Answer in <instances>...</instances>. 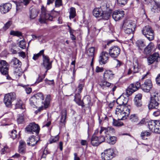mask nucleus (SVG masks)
<instances>
[{
	"label": "nucleus",
	"mask_w": 160,
	"mask_h": 160,
	"mask_svg": "<svg viewBox=\"0 0 160 160\" xmlns=\"http://www.w3.org/2000/svg\"><path fill=\"white\" fill-rule=\"evenodd\" d=\"M34 97L36 100L38 102L39 108L38 110L39 112H40L44 109L47 108L50 103L51 100V96L49 94L47 95L44 100V97L43 94L41 92H38L33 96Z\"/></svg>",
	"instance_id": "1"
},
{
	"label": "nucleus",
	"mask_w": 160,
	"mask_h": 160,
	"mask_svg": "<svg viewBox=\"0 0 160 160\" xmlns=\"http://www.w3.org/2000/svg\"><path fill=\"white\" fill-rule=\"evenodd\" d=\"M130 106L126 105L118 106L116 108L115 113L119 120H124L128 117L130 112Z\"/></svg>",
	"instance_id": "2"
},
{
	"label": "nucleus",
	"mask_w": 160,
	"mask_h": 160,
	"mask_svg": "<svg viewBox=\"0 0 160 160\" xmlns=\"http://www.w3.org/2000/svg\"><path fill=\"white\" fill-rule=\"evenodd\" d=\"M135 27V24L134 21L130 20H126L124 21L122 28L125 33L130 34L133 33Z\"/></svg>",
	"instance_id": "3"
},
{
	"label": "nucleus",
	"mask_w": 160,
	"mask_h": 160,
	"mask_svg": "<svg viewBox=\"0 0 160 160\" xmlns=\"http://www.w3.org/2000/svg\"><path fill=\"white\" fill-rule=\"evenodd\" d=\"M41 10V14L39 19V21L41 23H45L46 20H52L53 17L50 15L49 12L47 10L43 5H42Z\"/></svg>",
	"instance_id": "4"
},
{
	"label": "nucleus",
	"mask_w": 160,
	"mask_h": 160,
	"mask_svg": "<svg viewBox=\"0 0 160 160\" xmlns=\"http://www.w3.org/2000/svg\"><path fill=\"white\" fill-rule=\"evenodd\" d=\"M160 103V96L156 93L153 95L151 98V100L148 105L149 109H157Z\"/></svg>",
	"instance_id": "5"
},
{
	"label": "nucleus",
	"mask_w": 160,
	"mask_h": 160,
	"mask_svg": "<svg viewBox=\"0 0 160 160\" xmlns=\"http://www.w3.org/2000/svg\"><path fill=\"white\" fill-rule=\"evenodd\" d=\"M8 67L9 65L5 60H0V71L2 74L7 75V78L9 80L11 78L8 75Z\"/></svg>",
	"instance_id": "6"
},
{
	"label": "nucleus",
	"mask_w": 160,
	"mask_h": 160,
	"mask_svg": "<svg viewBox=\"0 0 160 160\" xmlns=\"http://www.w3.org/2000/svg\"><path fill=\"white\" fill-rule=\"evenodd\" d=\"M16 98V94L14 92L8 93L5 95L4 98V102L7 107L11 106L12 102Z\"/></svg>",
	"instance_id": "7"
},
{
	"label": "nucleus",
	"mask_w": 160,
	"mask_h": 160,
	"mask_svg": "<svg viewBox=\"0 0 160 160\" xmlns=\"http://www.w3.org/2000/svg\"><path fill=\"white\" fill-rule=\"evenodd\" d=\"M26 130L30 134L35 132L37 135L39 133L40 128L39 126L35 123H30L25 128Z\"/></svg>",
	"instance_id": "8"
},
{
	"label": "nucleus",
	"mask_w": 160,
	"mask_h": 160,
	"mask_svg": "<svg viewBox=\"0 0 160 160\" xmlns=\"http://www.w3.org/2000/svg\"><path fill=\"white\" fill-rule=\"evenodd\" d=\"M115 132L114 129L110 127L107 128L104 127H100V130L99 131V133L102 135L101 136H103L106 137H108V135H110L111 134L114 133Z\"/></svg>",
	"instance_id": "9"
},
{
	"label": "nucleus",
	"mask_w": 160,
	"mask_h": 160,
	"mask_svg": "<svg viewBox=\"0 0 160 160\" xmlns=\"http://www.w3.org/2000/svg\"><path fill=\"white\" fill-rule=\"evenodd\" d=\"M121 52L120 48L117 46L111 47L109 50V54L110 57L113 58H118Z\"/></svg>",
	"instance_id": "10"
},
{
	"label": "nucleus",
	"mask_w": 160,
	"mask_h": 160,
	"mask_svg": "<svg viewBox=\"0 0 160 160\" xmlns=\"http://www.w3.org/2000/svg\"><path fill=\"white\" fill-rule=\"evenodd\" d=\"M105 140V138L103 136H101V137H98L93 135L91 140V144L93 146H97L104 142Z\"/></svg>",
	"instance_id": "11"
},
{
	"label": "nucleus",
	"mask_w": 160,
	"mask_h": 160,
	"mask_svg": "<svg viewBox=\"0 0 160 160\" xmlns=\"http://www.w3.org/2000/svg\"><path fill=\"white\" fill-rule=\"evenodd\" d=\"M114 156L113 151L112 148H109L104 151V153H102L101 157L103 160H110Z\"/></svg>",
	"instance_id": "12"
},
{
	"label": "nucleus",
	"mask_w": 160,
	"mask_h": 160,
	"mask_svg": "<svg viewBox=\"0 0 160 160\" xmlns=\"http://www.w3.org/2000/svg\"><path fill=\"white\" fill-rule=\"evenodd\" d=\"M108 53L105 51H102L100 54L98 61L100 64H105L108 61Z\"/></svg>",
	"instance_id": "13"
},
{
	"label": "nucleus",
	"mask_w": 160,
	"mask_h": 160,
	"mask_svg": "<svg viewBox=\"0 0 160 160\" xmlns=\"http://www.w3.org/2000/svg\"><path fill=\"white\" fill-rule=\"evenodd\" d=\"M152 88V84L151 80L148 79L141 85V88L145 92H148Z\"/></svg>",
	"instance_id": "14"
},
{
	"label": "nucleus",
	"mask_w": 160,
	"mask_h": 160,
	"mask_svg": "<svg viewBox=\"0 0 160 160\" xmlns=\"http://www.w3.org/2000/svg\"><path fill=\"white\" fill-rule=\"evenodd\" d=\"M42 65L47 69L45 73H46L47 71L52 68V63L50 62V59L48 56L43 55Z\"/></svg>",
	"instance_id": "15"
},
{
	"label": "nucleus",
	"mask_w": 160,
	"mask_h": 160,
	"mask_svg": "<svg viewBox=\"0 0 160 160\" xmlns=\"http://www.w3.org/2000/svg\"><path fill=\"white\" fill-rule=\"evenodd\" d=\"M12 8V5L10 3L3 4L0 6V12L4 14L8 12Z\"/></svg>",
	"instance_id": "16"
},
{
	"label": "nucleus",
	"mask_w": 160,
	"mask_h": 160,
	"mask_svg": "<svg viewBox=\"0 0 160 160\" xmlns=\"http://www.w3.org/2000/svg\"><path fill=\"white\" fill-rule=\"evenodd\" d=\"M124 15V12L123 11L117 10L113 12L112 17L115 21H118L123 17Z\"/></svg>",
	"instance_id": "17"
},
{
	"label": "nucleus",
	"mask_w": 160,
	"mask_h": 160,
	"mask_svg": "<svg viewBox=\"0 0 160 160\" xmlns=\"http://www.w3.org/2000/svg\"><path fill=\"white\" fill-rule=\"evenodd\" d=\"M159 54L157 52L154 53L148 58L149 64H152L154 62H158L159 58Z\"/></svg>",
	"instance_id": "18"
},
{
	"label": "nucleus",
	"mask_w": 160,
	"mask_h": 160,
	"mask_svg": "<svg viewBox=\"0 0 160 160\" xmlns=\"http://www.w3.org/2000/svg\"><path fill=\"white\" fill-rule=\"evenodd\" d=\"M26 145L25 142L22 140H21L19 141V145L18 147L19 152L23 154L26 152Z\"/></svg>",
	"instance_id": "19"
},
{
	"label": "nucleus",
	"mask_w": 160,
	"mask_h": 160,
	"mask_svg": "<svg viewBox=\"0 0 160 160\" xmlns=\"http://www.w3.org/2000/svg\"><path fill=\"white\" fill-rule=\"evenodd\" d=\"M39 11L35 7H32L29 11V17L31 19H33L35 18L38 16Z\"/></svg>",
	"instance_id": "20"
},
{
	"label": "nucleus",
	"mask_w": 160,
	"mask_h": 160,
	"mask_svg": "<svg viewBox=\"0 0 160 160\" xmlns=\"http://www.w3.org/2000/svg\"><path fill=\"white\" fill-rule=\"evenodd\" d=\"M116 102L118 105V106H123L126 105L128 102V98L123 96H121L117 100Z\"/></svg>",
	"instance_id": "21"
},
{
	"label": "nucleus",
	"mask_w": 160,
	"mask_h": 160,
	"mask_svg": "<svg viewBox=\"0 0 160 160\" xmlns=\"http://www.w3.org/2000/svg\"><path fill=\"white\" fill-rule=\"evenodd\" d=\"M15 106V108H20L22 109L23 112L25 111V106L21 100L18 99L17 100Z\"/></svg>",
	"instance_id": "22"
},
{
	"label": "nucleus",
	"mask_w": 160,
	"mask_h": 160,
	"mask_svg": "<svg viewBox=\"0 0 160 160\" xmlns=\"http://www.w3.org/2000/svg\"><path fill=\"white\" fill-rule=\"evenodd\" d=\"M114 77V74L110 71H105L103 74L104 78L107 80L109 81L112 79Z\"/></svg>",
	"instance_id": "23"
},
{
	"label": "nucleus",
	"mask_w": 160,
	"mask_h": 160,
	"mask_svg": "<svg viewBox=\"0 0 160 160\" xmlns=\"http://www.w3.org/2000/svg\"><path fill=\"white\" fill-rule=\"evenodd\" d=\"M38 140L35 138L34 136H32L29 138V140L27 141V143L28 146L33 147L36 145Z\"/></svg>",
	"instance_id": "24"
},
{
	"label": "nucleus",
	"mask_w": 160,
	"mask_h": 160,
	"mask_svg": "<svg viewBox=\"0 0 160 160\" xmlns=\"http://www.w3.org/2000/svg\"><path fill=\"white\" fill-rule=\"evenodd\" d=\"M80 93H81L78 92L75 95L74 100L79 105L83 107L84 106V105L81 100V97L80 95Z\"/></svg>",
	"instance_id": "25"
},
{
	"label": "nucleus",
	"mask_w": 160,
	"mask_h": 160,
	"mask_svg": "<svg viewBox=\"0 0 160 160\" xmlns=\"http://www.w3.org/2000/svg\"><path fill=\"white\" fill-rule=\"evenodd\" d=\"M157 120H152L149 122L148 123V128L150 131L155 133V128Z\"/></svg>",
	"instance_id": "26"
},
{
	"label": "nucleus",
	"mask_w": 160,
	"mask_h": 160,
	"mask_svg": "<svg viewBox=\"0 0 160 160\" xmlns=\"http://www.w3.org/2000/svg\"><path fill=\"white\" fill-rule=\"evenodd\" d=\"M11 64L15 68H20L21 62L16 58H14L11 61Z\"/></svg>",
	"instance_id": "27"
},
{
	"label": "nucleus",
	"mask_w": 160,
	"mask_h": 160,
	"mask_svg": "<svg viewBox=\"0 0 160 160\" xmlns=\"http://www.w3.org/2000/svg\"><path fill=\"white\" fill-rule=\"evenodd\" d=\"M99 85L101 88L104 89L106 88L110 87L111 85H113V84L110 83L106 81L102 80L99 82Z\"/></svg>",
	"instance_id": "28"
},
{
	"label": "nucleus",
	"mask_w": 160,
	"mask_h": 160,
	"mask_svg": "<svg viewBox=\"0 0 160 160\" xmlns=\"http://www.w3.org/2000/svg\"><path fill=\"white\" fill-rule=\"evenodd\" d=\"M154 44L152 42H150L145 48L144 50V53L146 54H149L153 48Z\"/></svg>",
	"instance_id": "29"
},
{
	"label": "nucleus",
	"mask_w": 160,
	"mask_h": 160,
	"mask_svg": "<svg viewBox=\"0 0 160 160\" xmlns=\"http://www.w3.org/2000/svg\"><path fill=\"white\" fill-rule=\"evenodd\" d=\"M112 10H109L103 12L102 15L101 16V17L103 19L108 20L112 14Z\"/></svg>",
	"instance_id": "30"
},
{
	"label": "nucleus",
	"mask_w": 160,
	"mask_h": 160,
	"mask_svg": "<svg viewBox=\"0 0 160 160\" xmlns=\"http://www.w3.org/2000/svg\"><path fill=\"white\" fill-rule=\"evenodd\" d=\"M133 73L138 72L139 65L138 60L137 58H134L133 59Z\"/></svg>",
	"instance_id": "31"
},
{
	"label": "nucleus",
	"mask_w": 160,
	"mask_h": 160,
	"mask_svg": "<svg viewBox=\"0 0 160 160\" xmlns=\"http://www.w3.org/2000/svg\"><path fill=\"white\" fill-rule=\"evenodd\" d=\"M102 13L101 9L99 8H96L93 11V15L96 17H101Z\"/></svg>",
	"instance_id": "32"
},
{
	"label": "nucleus",
	"mask_w": 160,
	"mask_h": 160,
	"mask_svg": "<svg viewBox=\"0 0 160 160\" xmlns=\"http://www.w3.org/2000/svg\"><path fill=\"white\" fill-rule=\"evenodd\" d=\"M29 103L30 105L33 108H37L38 104V102L36 100L34 97L33 96L31 97L29 99Z\"/></svg>",
	"instance_id": "33"
},
{
	"label": "nucleus",
	"mask_w": 160,
	"mask_h": 160,
	"mask_svg": "<svg viewBox=\"0 0 160 160\" xmlns=\"http://www.w3.org/2000/svg\"><path fill=\"white\" fill-rule=\"evenodd\" d=\"M67 116V111L66 109H63L62 111L61 117L60 119V122L64 123L65 122Z\"/></svg>",
	"instance_id": "34"
},
{
	"label": "nucleus",
	"mask_w": 160,
	"mask_h": 160,
	"mask_svg": "<svg viewBox=\"0 0 160 160\" xmlns=\"http://www.w3.org/2000/svg\"><path fill=\"white\" fill-rule=\"evenodd\" d=\"M95 48L94 47H92L89 48L87 51V54L89 57L92 58L94 57V55L95 52Z\"/></svg>",
	"instance_id": "35"
},
{
	"label": "nucleus",
	"mask_w": 160,
	"mask_h": 160,
	"mask_svg": "<svg viewBox=\"0 0 160 160\" xmlns=\"http://www.w3.org/2000/svg\"><path fill=\"white\" fill-rule=\"evenodd\" d=\"M106 138L107 142L110 144H113L116 141V138L115 137L109 136Z\"/></svg>",
	"instance_id": "36"
},
{
	"label": "nucleus",
	"mask_w": 160,
	"mask_h": 160,
	"mask_svg": "<svg viewBox=\"0 0 160 160\" xmlns=\"http://www.w3.org/2000/svg\"><path fill=\"white\" fill-rule=\"evenodd\" d=\"M132 86L133 85H129L128 88L126 90V94L128 96H130L133 93L136 91L134 88L133 90L132 88Z\"/></svg>",
	"instance_id": "37"
},
{
	"label": "nucleus",
	"mask_w": 160,
	"mask_h": 160,
	"mask_svg": "<svg viewBox=\"0 0 160 160\" xmlns=\"http://www.w3.org/2000/svg\"><path fill=\"white\" fill-rule=\"evenodd\" d=\"M151 135V133L147 131H143L140 134L141 138L143 140L147 139V137Z\"/></svg>",
	"instance_id": "38"
},
{
	"label": "nucleus",
	"mask_w": 160,
	"mask_h": 160,
	"mask_svg": "<svg viewBox=\"0 0 160 160\" xmlns=\"http://www.w3.org/2000/svg\"><path fill=\"white\" fill-rule=\"evenodd\" d=\"M85 85L84 82L83 80H80L79 81V84L78 86V92L81 93L83 88Z\"/></svg>",
	"instance_id": "39"
},
{
	"label": "nucleus",
	"mask_w": 160,
	"mask_h": 160,
	"mask_svg": "<svg viewBox=\"0 0 160 160\" xmlns=\"http://www.w3.org/2000/svg\"><path fill=\"white\" fill-rule=\"evenodd\" d=\"M154 32L153 30H151L148 33H147L146 34L145 36L149 41H151L154 39L153 35Z\"/></svg>",
	"instance_id": "40"
},
{
	"label": "nucleus",
	"mask_w": 160,
	"mask_h": 160,
	"mask_svg": "<svg viewBox=\"0 0 160 160\" xmlns=\"http://www.w3.org/2000/svg\"><path fill=\"white\" fill-rule=\"evenodd\" d=\"M30 0H21L20 3H18L16 5L17 10H18L20 9V8L19 7V6H20V4H23L25 6H26L29 3Z\"/></svg>",
	"instance_id": "41"
},
{
	"label": "nucleus",
	"mask_w": 160,
	"mask_h": 160,
	"mask_svg": "<svg viewBox=\"0 0 160 160\" xmlns=\"http://www.w3.org/2000/svg\"><path fill=\"white\" fill-rule=\"evenodd\" d=\"M136 44L140 49H142V48H143L145 45L144 42L142 40L137 41Z\"/></svg>",
	"instance_id": "42"
},
{
	"label": "nucleus",
	"mask_w": 160,
	"mask_h": 160,
	"mask_svg": "<svg viewBox=\"0 0 160 160\" xmlns=\"http://www.w3.org/2000/svg\"><path fill=\"white\" fill-rule=\"evenodd\" d=\"M129 119L132 122H137L138 120V118L137 114H134L130 116Z\"/></svg>",
	"instance_id": "43"
},
{
	"label": "nucleus",
	"mask_w": 160,
	"mask_h": 160,
	"mask_svg": "<svg viewBox=\"0 0 160 160\" xmlns=\"http://www.w3.org/2000/svg\"><path fill=\"white\" fill-rule=\"evenodd\" d=\"M99 123L101 124L102 122L107 119V116L104 114L102 113L98 115Z\"/></svg>",
	"instance_id": "44"
},
{
	"label": "nucleus",
	"mask_w": 160,
	"mask_h": 160,
	"mask_svg": "<svg viewBox=\"0 0 160 160\" xmlns=\"http://www.w3.org/2000/svg\"><path fill=\"white\" fill-rule=\"evenodd\" d=\"M69 18L70 19L73 18L76 16V10L74 8H71L70 10Z\"/></svg>",
	"instance_id": "45"
},
{
	"label": "nucleus",
	"mask_w": 160,
	"mask_h": 160,
	"mask_svg": "<svg viewBox=\"0 0 160 160\" xmlns=\"http://www.w3.org/2000/svg\"><path fill=\"white\" fill-rule=\"evenodd\" d=\"M151 30H152L151 27L149 26L145 27L142 30V33L145 36L147 33H148Z\"/></svg>",
	"instance_id": "46"
},
{
	"label": "nucleus",
	"mask_w": 160,
	"mask_h": 160,
	"mask_svg": "<svg viewBox=\"0 0 160 160\" xmlns=\"http://www.w3.org/2000/svg\"><path fill=\"white\" fill-rule=\"evenodd\" d=\"M156 123L155 133H160V120H157Z\"/></svg>",
	"instance_id": "47"
},
{
	"label": "nucleus",
	"mask_w": 160,
	"mask_h": 160,
	"mask_svg": "<svg viewBox=\"0 0 160 160\" xmlns=\"http://www.w3.org/2000/svg\"><path fill=\"white\" fill-rule=\"evenodd\" d=\"M99 8L101 9V11L102 12H105L106 11H109V10H111L108 8L106 4L104 3L102 4L100 6V8Z\"/></svg>",
	"instance_id": "48"
},
{
	"label": "nucleus",
	"mask_w": 160,
	"mask_h": 160,
	"mask_svg": "<svg viewBox=\"0 0 160 160\" xmlns=\"http://www.w3.org/2000/svg\"><path fill=\"white\" fill-rule=\"evenodd\" d=\"M113 120L112 124L115 126H120L123 125V123L121 121H117L114 119Z\"/></svg>",
	"instance_id": "49"
},
{
	"label": "nucleus",
	"mask_w": 160,
	"mask_h": 160,
	"mask_svg": "<svg viewBox=\"0 0 160 160\" xmlns=\"http://www.w3.org/2000/svg\"><path fill=\"white\" fill-rule=\"evenodd\" d=\"M12 24V22L11 21H8L3 27V28L5 30L8 29L10 27Z\"/></svg>",
	"instance_id": "50"
},
{
	"label": "nucleus",
	"mask_w": 160,
	"mask_h": 160,
	"mask_svg": "<svg viewBox=\"0 0 160 160\" xmlns=\"http://www.w3.org/2000/svg\"><path fill=\"white\" fill-rule=\"evenodd\" d=\"M11 137L13 139L16 138L17 137V131L15 130H13L11 132L10 134Z\"/></svg>",
	"instance_id": "51"
},
{
	"label": "nucleus",
	"mask_w": 160,
	"mask_h": 160,
	"mask_svg": "<svg viewBox=\"0 0 160 160\" xmlns=\"http://www.w3.org/2000/svg\"><path fill=\"white\" fill-rule=\"evenodd\" d=\"M128 0H117L118 5L120 6H123L127 2Z\"/></svg>",
	"instance_id": "52"
},
{
	"label": "nucleus",
	"mask_w": 160,
	"mask_h": 160,
	"mask_svg": "<svg viewBox=\"0 0 160 160\" xmlns=\"http://www.w3.org/2000/svg\"><path fill=\"white\" fill-rule=\"evenodd\" d=\"M59 138V137L58 135L56 136L55 137H52L49 140V143H52L56 142L58 141Z\"/></svg>",
	"instance_id": "53"
},
{
	"label": "nucleus",
	"mask_w": 160,
	"mask_h": 160,
	"mask_svg": "<svg viewBox=\"0 0 160 160\" xmlns=\"http://www.w3.org/2000/svg\"><path fill=\"white\" fill-rule=\"evenodd\" d=\"M135 106L137 108H140L142 106V101H134Z\"/></svg>",
	"instance_id": "54"
},
{
	"label": "nucleus",
	"mask_w": 160,
	"mask_h": 160,
	"mask_svg": "<svg viewBox=\"0 0 160 160\" xmlns=\"http://www.w3.org/2000/svg\"><path fill=\"white\" fill-rule=\"evenodd\" d=\"M19 47L23 49L25 48L26 44L25 42L22 40L20 41L19 42Z\"/></svg>",
	"instance_id": "55"
},
{
	"label": "nucleus",
	"mask_w": 160,
	"mask_h": 160,
	"mask_svg": "<svg viewBox=\"0 0 160 160\" xmlns=\"http://www.w3.org/2000/svg\"><path fill=\"white\" fill-rule=\"evenodd\" d=\"M23 115H21L19 116L17 119V122L18 123H22L24 121Z\"/></svg>",
	"instance_id": "56"
},
{
	"label": "nucleus",
	"mask_w": 160,
	"mask_h": 160,
	"mask_svg": "<svg viewBox=\"0 0 160 160\" xmlns=\"http://www.w3.org/2000/svg\"><path fill=\"white\" fill-rule=\"evenodd\" d=\"M142 95L141 93L137 94L134 98V101H142Z\"/></svg>",
	"instance_id": "57"
},
{
	"label": "nucleus",
	"mask_w": 160,
	"mask_h": 160,
	"mask_svg": "<svg viewBox=\"0 0 160 160\" xmlns=\"http://www.w3.org/2000/svg\"><path fill=\"white\" fill-rule=\"evenodd\" d=\"M10 34L11 35H13L18 36H20L22 35V33L21 32L18 31L15 32L13 31H11L10 32Z\"/></svg>",
	"instance_id": "58"
},
{
	"label": "nucleus",
	"mask_w": 160,
	"mask_h": 160,
	"mask_svg": "<svg viewBox=\"0 0 160 160\" xmlns=\"http://www.w3.org/2000/svg\"><path fill=\"white\" fill-rule=\"evenodd\" d=\"M62 5V0H55V7L57 8L59 7Z\"/></svg>",
	"instance_id": "59"
},
{
	"label": "nucleus",
	"mask_w": 160,
	"mask_h": 160,
	"mask_svg": "<svg viewBox=\"0 0 160 160\" xmlns=\"http://www.w3.org/2000/svg\"><path fill=\"white\" fill-rule=\"evenodd\" d=\"M135 86V88H134V89L137 91L138 89V88H140V87H141V85H140V83L139 82H136L135 83H134Z\"/></svg>",
	"instance_id": "60"
},
{
	"label": "nucleus",
	"mask_w": 160,
	"mask_h": 160,
	"mask_svg": "<svg viewBox=\"0 0 160 160\" xmlns=\"http://www.w3.org/2000/svg\"><path fill=\"white\" fill-rule=\"evenodd\" d=\"M153 114L155 117H157L160 115V110L158 109L156 111H155L153 112Z\"/></svg>",
	"instance_id": "61"
},
{
	"label": "nucleus",
	"mask_w": 160,
	"mask_h": 160,
	"mask_svg": "<svg viewBox=\"0 0 160 160\" xmlns=\"http://www.w3.org/2000/svg\"><path fill=\"white\" fill-rule=\"evenodd\" d=\"M46 74V73H45L44 74L43 77V78H41V77L39 76L38 78L36 80L35 83H38L40 82H42V80H43V78H44V77H45Z\"/></svg>",
	"instance_id": "62"
},
{
	"label": "nucleus",
	"mask_w": 160,
	"mask_h": 160,
	"mask_svg": "<svg viewBox=\"0 0 160 160\" xmlns=\"http://www.w3.org/2000/svg\"><path fill=\"white\" fill-rule=\"evenodd\" d=\"M103 71V68H102L99 67L97 66L96 68L95 71L96 72H102Z\"/></svg>",
	"instance_id": "63"
},
{
	"label": "nucleus",
	"mask_w": 160,
	"mask_h": 160,
	"mask_svg": "<svg viewBox=\"0 0 160 160\" xmlns=\"http://www.w3.org/2000/svg\"><path fill=\"white\" fill-rule=\"evenodd\" d=\"M156 82L158 84L160 85V74H159L156 78Z\"/></svg>",
	"instance_id": "64"
}]
</instances>
